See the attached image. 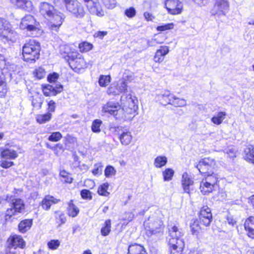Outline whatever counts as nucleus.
<instances>
[{
	"label": "nucleus",
	"instance_id": "obj_31",
	"mask_svg": "<svg viewBox=\"0 0 254 254\" xmlns=\"http://www.w3.org/2000/svg\"><path fill=\"white\" fill-rule=\"evenodd\" d=\"M130 76L123 77L119 80V83L117 84V90L120 93H125L127 91V84L130 82Z\"/></svg>",
	"mask_w": 254,
	"mask_h": 254
},
{
	"label": "nucleus",
	"instance_id": "obj_6",
	"mask_svg": "<svg viewBox=\"0 0 254 254\" xmlns=\"http://www.w3.org/2000/svg\"><path fill=\"white\" fill-rule=\"evenodd\" d=\"M156 100L158 104L163 106L171 105L178 108L183 107L187 105L186 99L176 96L169 90H164L161 93L157 94Z\"/></svg>",
	"mask_w": 254,
	"mask_h": 254
},
{
	"label": "nucleus",
	"instance_id": "obj_59",
	"mask_svg": "<svg viewBox=\"0 0 254 254\" xmlns=\"http://www.w3.org/2000/svg\"><path fill=\"white\" fill-rule=\"evenodd\" d=\"M59 77V75L57 72H53L49 74L47 76V80L50 83L55 82Z\"/></svg>",
	"mask_w": 254,
	"mask_h": 254
},
{
	"label": "nucleus",
	"instance_id": "obj_39",
	"mask_svg": "<svg viewBox=\"0 0 254 254\" xmlns=\"http://www.w3.org/2000/svg\"><path fill=\"white\" fill-rule=\"evenodd\" d=\"M227 114L225 112H218L217 114L214 116L211 119V121L216 125L221 124L223 120L225 119Z\"/></svg>",
	"mask_w": 254,
	"mask_h": 254
},
{
	"label": "nucleus",
	"instance_id": "obj_40",
	"mask_svg": "<svg viewBox=\"0 0 254 254\" xmlns=\"http://www.w3.org/2000/svg\"><path fill=\"white\" fill-rule=\"evenodd\" d=\"M168 162V159L165 156H158L154 161V165L156 168H161L165 166Z\"/></svg>",
	"mask_w": 254,
	"mask_h": 254
},
{
	"label": "nucleus",
	"instance_id": "obj_7",
	"mask_svg": "<svg viewBox=\"0 0 254 254\" xmlns=\"http://www.w3.org/2000/svg\"><path fill=\"white\" fill-rule=\"evenodd\" d=\"M220 178L218 174H211L203 177L199 185L201 193L204 195H207L215 191L219 188Z\"/></svg>",
	"mask_w": 254,
	"mask_h": 254
},
{
	"label": "nucleus",
	"instance_id": "obj_20",
	"mask_svg": "<svg viewBox=\"0 0 254 254\" xmlns=\"http://www.w3.org/2000/svg\"><path fill=\"white\" fill-rule=\"evenodd\" d=\"M115 131L118 132L119 139L123 145H129L132 140V136L130 131L127 129H123L122 127H115Z\"/></svg>",
	"mask_w": 254,
	"mask_h": 254
},
{
	"label": "nucleus",
	"instance_id": "obj_49",
	"mask_svg": "<svg viewBox=\"0 0 254 254\" xmlns=\"http://www.w3.org/2000/svg\"><path fill=\"white\" fill-rule=\"evenodd\" d=\"M103 165L102 163L99 162L94 164V168L92 170V173L96 176L100 175L102 174Z\"/></svg>",
	"mask_w": 254,
	"mask_h": 254
},
{
	"label": "nucleus",
	"instance_id": "obj_30",
	"mask_svg": "<svg viewBox=\"0 0 254 254\" xmlns=\"http://www.w3.org/2000/svg\"><path fill=\"white\" fill-rule=\"evenodd\" d=\"M243 159L249 163L254 164V145L250 144L244 150Z\"/></svg>",
	"mask_w": 254,
	"mask_h": 254
},
{
	"label": "nucleus",
	"instance_id": "obj_21",
	"mask_svg": "<svg viewBox=\"0 0 254 254\" xmlns=\"http://www.w3.org/2000/svg\"><path fill=\"white\" fill-rule=\"evenodd\" d=\"M61 202V199L55 197L50 194L45 195L39 202V206L44 211H49L54 204H58Z\"/></svg>",
	"mask_w": 254,
	"mask_h": 254
},
{
	"label": "nucleus",
	"instance_id": "obj_24",
	"mask_svg": "<svg viewBox=\"0 0 254 254\" xmlns=\"http://www.w3.org/2000/svg\"><path fill=\"white\" fill-rule=\"evenodd\" d=\"M10 2L17 8L30 11L33 8V4L30 0H10Z\"/></svg>",
	"mask_w": 254,
	"mask_h": 254
},
{
	"label": "nucleus",
	"instance_id": "obj_48",
	"mask_svg": "<svg viewBox=\"0 0 254 254\" xmlns=\"http://www.w3.org/2000/svg\"><path fill=\"white\" fill-rule=\"evenodd\" d=\"M116 170L114 167L111 165H108L106 167L104 170V174L106 178H110L116 174Z\"/></svg>",
	"mask_w": 254,
	"mask_h": 254
},
{
	"label": "nucleus",
	"instance_id": "obj_60",
	"mask_svg": "<svg viewBox=\"0 0 254 254\" xmlns=\"http://www.w3.org/2000/svg\"><path fill=\"white\" fill-rule=\"evenodd\" d=\"M116 90H117V85L116 86L111 85L108 88L107 94L110 95H116L117 93Z\"/></svg>",
	"mask_w": 254,
	"mask_h": 254
},
{
	"label": "nucleus",
	"instance_id": "obj_10",
	"mask_svg": "<svg viewBox=\"0 0 254 254\" xmlns=\"http://www.w3.org/2000/svg\"><path fill=\"white\" fill-rule=\"evenodd\" d=\"M195 167L203 177L211 174H218L214 172L216 168V161L211 157H204L200 159Z\"/></svg>",
	"mask_w": 254,
	"mask_h": 254
},
{
	"label": "nucleus",
	"instance_id": "obj_47",
	"mask_svg": "<svg viewBox=\"0 0 254 254\" xmlns=\"http://www.w3.org/2000/svg\"><path fill=\"white\" fill-rule=\"evenodd\" d=\"M76 141V137L67 134L64 136V144L65 147H69L71 144H74Z\"/></svg>",
	"mask_w": 254,
	"mask_h": 254
},
{
	"label": "nucleus",
	"instance_id": "obj_55",
	"mask_svg": "<svg viewBox=\"0 0 254 254\" xmlns=\"http://www.w3.org/2000/svg\"><path fill=\"white\" fill-rule=\"evenodd\" d=\"M56 102L53 100H50L47 102V112L51 114L54 113L56 111Z\"/></svg>",
	"mask_w": 254,
	"mask_h": 254
},
{
	"label": "nucleus",
	"instance_id": "obj_27",
	"mask_svg": "<svg viewBox=\"0 0 254 254\" xmlns=\"http://www.w3.org/2000/svg\"><path fill=\"white\" fill-rule=\"evenodd\" d=\"M33 223V219L28 218L24 219L21 220L17 226L18 231L22 233L25 234L31 228Z\"/></svg>",
	"mask_w": 254,
	"mask_h": 254
},
{
	"label": "nucleus",
	"instance_id": "obj_19",
	"mask_svg": "<svg viewBox=\"0 0 254 254\" xmlns=\"http://www.w3.org/2000/svg\"><path fill=\"white\" fill-rule=\"evenodd\" d=\"M229 8V4L227 0H215L210 12L212 15H225Z\"/></svg>",
	"mask_w": 254,
	"mask_h": 254
},
{
	"label": "nucleus",
	"instance_id": "obj_9",
	"mask_svg": "<svg viewBox=\"0 0 254 254\" xmlns=\"http://www.w3.org/2000/svg\"><path fill=\"white\" fill-rule=\"evenodd\" d=\"M121 121H127L131 120L137 114V100L131 97L127 99L123 106H121Z\"/></svg>",
	"mask_w": 254,
	"mask_h": 254
},
{
	"label": "nucleus",
	"instance_id": "obj_53",
	"mask_svg": "<svg viewBox=\"0 0 254 254\" xmlns=\"http://www.w3.org/2000/svg\"><path fill=\"white\" fill-rule=\"evenodd\" d=\"M46 146H47V147L52 150L54 152L55 154L56 155H58L59 150H62L63 151H64V148L63 147V146L61 143H57L54 146H52V147H50L49 145L48 144H46Z\"/></svg>",
	"mask_w": 254,
	"mask_h": 254
},
{
	"label": "nucleus",
	"instance_id": "obj_33",
	"mask_svg": "<svg viewBox=\"0 0 254 254\" xmlns=\"http://www.w3.org/2000/svg\"><path fill=\"white\" fill-rule=\"evenodd\" d=\"M54 213L55 220L58 226H61L65 223L66 217L63 212L60 210H56Z\"/></svg>",
	"mask_w": 254,
	"mask_h": 254
},
{
	"label": "nucleus",
	"instance_id": "obj_37",
	"mask_svg": "<svg viewBox=\"0 0 254 254\" xmlns=\"http://www.w3.org/2000/svg\"><path fill=\"white\" fill-rule=\"evenodd\" d=\"M52 118V114L50 112L39 114L36 116V121L39 124H44L49 122Z\"/></svg>",
	"mask_w": 254,
	"mask_h": 254
},
{
	"label": "nucleus",
	"instance_id": "obj_29",
	"mask_svg": "<svg viewBox=\"0 0 254 254\" xmlns=\"http://www.w3.org/2000/svg\"><path fill=\"white\" fill-rule=\"evenodd\" d=\"M181 183L184 192L190 193L191 190V187L193 185L194 182L187 173L183 175Z\"/></svg>",
	"mask_w": 254,
	"mask_h": 254
},
{
	"label": "nucleus",
	"instance_id": "obj_42",
	"mask_svg": "<svg viewBox=\"0 0 254 254\" xmlns=\"http://www.w3.org/2000/svg\"><path fill=\"white\" fill-rule=\"evenodd\" d=\"M109 184L107 183H103L98 187L97 193L99 195L108 196L110 192L108 191Z\"/></svg>",
	"mask_w": 254,
	"mask_h": 254
},
{
	"label": "nucleus",
	"instance_id": "obj_35",
	"mask_svg": "<svg viewBox=\"0 0 254 254\" xmlns=\"http://www.w3.org/2000/svg\"><path fill=\"white\" fill-rule=\"evenodd\" d=\"M164 226L163 225H157L146 230V234L148 236L162 235L164 232Z\"/></svg>",
	"mask_w": 254,
	"mask_h": 254
},
{
	"label": "nucleus",
	"instance_id": "obj_3",
	"mask_svg": "<svg viewBox=\"0 0 254 254\" xmlns=\"http://www.w3.org/2000/svg\"><path fill=\"white\" fill-rule=\"evenodd\" d=\"M22 190L14 188L12 194H7L5 200L9 203V207L7 208L4 213L3 219L5 223L12 222L14 217L19 214L24 213L26 209V204L23 199L18 197L19 192Z\"/></svg>",
	"mask_w": 254,
	"mask_h": 254
},
{
	"label": "nucleus",
	"instance_id": "obj_15",
	"mask_svg": "<svg viewBox=\"0 0 254 254\" xmlns=\"http://www.w3.org/2000/svg\"><path fill=\"white\" fill-rule=\"evenodd\" d=\"M164 6L168 13L173 15L180 14L184 7L183 3L179 0H166Z\"/></svg>",
	"mask_w": 254,
	"mask_h": 254
},
{
	"label": "nucleus",
	"instance_id": "obj_32",
	"mask_svg": "<svg viewBox=\"0 0 254 254\" xmlns=\"http://www.w3.org/2000/svg\"><path fill=\"white\" fill-rule=\"evenodd\" d=\"M93 48V45L86 41H81L78 45V49L81 54L88 53L92 50Z\"/></svg>",
	"mask_w": 254,
	"mask_h": 254
},
{
	"label": "nucleus",
	"instance_id": "obj_61",
	"mask_svg": "<svg viewBox=\"0 0 254 254\" xmlns=\"http://www.w3.org/2000/svg\"><path fill=\"white\" fill-rule=\"evenodd\" d=\"M7 92L6 85H4L0 89V98H4L6 96Z\"/></svg>",
	"mask_w": 254,
	"mask_h": 254
},
{
	"label": "nucleus",
	"instance_id": "obj_34",
	"mask_svg": "<svg viewBox=\"0 0 254 254\" xmlns=\"http://www.w3.org/2000/svg\"><path fill=\"white\" fill-rule=\"evenodd\" d=\"M59 177L61 181L64 184H70L73 181L71 174L65 170H62L60 171Z\"/></svg>",
	"mask_w": 254,
	"mask_h": 254
},
{
	"label": "nucleus",
	"instance_id": "obj_11",
	"mask_svg": "<svg viewBox=\"0 0 254 254\" xmlns=\"http://www.w3.org/2000/svg\"><path fill=\"white\" fill-rule=\"evenodd\" d=\"M18 156L17 152L9 148H2L0 152V166L3 169H8L14 165L12 161Z\"/></svg>",
	"mask_w": 254,
	"mask_h": 254
},
{
	"label": "nucleus",
	"instance_id": "obj_14",
	"mask_svg": "<svg viewBox=\"0 0 254 254\" xmlns=\"http://www.w3.org/2000/svg\"><path fill=\"white\" fill-rule=\"evenodd\" d=\"M6 246L14 250L25 249L26 247V242L22 236L12 234L7 238Z\"/></svg>",
	"mask_w": 254,
	"mask_h": 254
},
{
	"label": "nucleus",
	"instance_id": "obj_18",
	"mask_svg": "<svg viewBox=\"0 0 254 254\" xmlns=\"http://www.w3.org/2000/svg\"><path fill=\"white\" fill-rule=\"evenodd\" d=\"M168 246L170 254H183L185 244L183 239H169Z\"/></svg>",
	"mask_w": 254,
	"mask_h": 254
},
{
	"label": "nucleus",
	"instance_id": "obj_17",
	"mask_svg": "<svg viewBox=\"0 0 254 254\" xmlns=\"http://www.w3.org/2000/svg\"><path fill=\"white\" fill-rule=\"evenodd\" d=\"M83 2L91 14L99 17L104 15V11L98 0H83Z\"/></svg>",
	"mask_w": 254,
	"mask_h": 254
},
{
	"label": "nucleus",
	"instance_id": "obj_50",
	"mask_svg": "<svg viewBox=\"0 0 254 254\" xmlns=\"http://www.w3.org/2000/svg\"><path fill=\"white\" fill-rule=\"evenodd\" d=\"M174 27V24L173 23H169L161 25L158 26L156 27L157 31L159 32H163L166 30L173 29Z\"/></svg>",
	"mask_w": 254,
	"mask_h": 254
},
{
	"label": "nucleus",
	"instance_id": "obj_5",
	"mask_svg": "<svg viewBox=\"0 0 254 254\" xmlns=\"http://www.w3.org/2000/svg\"><path fill=\"white\" fill-rule=\"evenodd\" d=\"M40 43L34 39H29L22 46V59L25 62L34 63L40 58Z\"/></svg>",
	"mask_w": 254,
	"mask_h": 254
},
{
	"label": "nucleus",
	"instance_id": "obj_56",
	"mask_svg": "<svg viewBox=\"0 0 254 254\" xmlns=\"http://www.w3.org/2000/svg\"><path fill=\"white\" fill-rule=\"evenodd\" d=\"M81 197L84 199L91 200L92 198V195L91 191L87 189L82 190L80 191Z\"/></svg>",
	"mask_w": 254,
	"mask_h": 254
},
{
	"label": "nucleus",
	"instance_id": "obj_2",
	"mask_svg": "<svg viewBox=\"0 0 254 254\" xmlns=\"http://www.w3.org/2000/svg\"><path fill=\"white\" fill-rule=\"evenodd\" d=\"M39 12L48 21V26L51 31H58L64 23L65 16L58 10L51 3L43 1L40 3Z\"/></svg>",
	"mask_w": 254,
	"mask_h": 254
},
{
	"label": "nucleus",
	"instance_id": "obj_63",
	"mask_svg": "<svg viewBox=\"0 0 254 254\" xmlns=\"http://www.w3.org/2000/svg\"><path fill=\"white\" fill-rule=\"evenodd\" d=\"M143 16L145 17V19L148 21H152L153 19L154 18L153 15L151 13L148 12H145L143 14Z\"/></svg>",
	"mask_w": 254,
	"mask_h": 254
},
{
	"label": "nucleus",
	"instance_id": "obj_41",
	"mask_svg": "<svg viewBox=\"0 0 254 254\" xmlns=\"http://www.w3.org/2000/svg\"><path fill=\"white\" fill-rule=\"evenodd\" d=\"M175 172L171 168H166L162 171L163 180L165 182H168L172 180Z\"/></svg>",
	"mask_w": 254,
	"mask_h": 254
},
{
	"label": "nucleus",
	"instance_id": "obj_4",
	"mask_svg": "<svg viewBox=\"0 0 254 254\" xmlns=\"http://www.w3.org/2000/svg\"><path fill=\"white\" fill-rule=\"evenodd\" d=\"M213 221L211 209L207 204L201 206L197 212V218L190 224V229L193 235L198 236L202 232L203 227H209Z\"/></svg>",
	"mask_w": 254,
	"mask_h": 254
},
{
	"label": "nucleus",
	"instance_id": "obj_51",
	"mask_svg": "<svg viewBox=\"0 0 254 254\" xmlns=\"http://www.w3.org/2000/svg\"><path fill=\"white\" fill-rule=\"evenodd\" d=\"M124 14L128 18H132L136 15V11L134 7L130 6L125 10Z\"/></svg>",
	"mask_w": 254,
	"mask_h": 254
},
{
	"label": "nucleus",
	"instance_id": "obj_16",
	"mask_svg": "<svg viewBox=\"0 0 254 254\" xmlns=\"http://www.w3.org/2000/svg\"><path fill=\"white\" fill-rule=\"evenodd\" d=\"M37 23L36 19L33 15L26 14L21 19L19 28L26 31H34L37 29Z\"/></svg>",
	"mask_w": 254,
	"mask_h": 254
},
{
	"label": "nucleus",
	"instance_id": "obj_12",
	"mask_svg": "<svg viewBox=\"0 0 254 254\" xmlns=\"http://www.w3.org/2000/svg\"><path fill=\"white\" fill-rule=\"evenodd\" d=\"M63 3L68 12L77 18H82L86 11L83 4L77 0H63Z\"/></svg>",
	"mask_w": 254,
	"mask_h": 254
},
{
	"label": "nucleus",
	"instance_id": "obj_23",
	"mask_svg": "<svg viewBox=\"0 0 254 254\" xmlns=\"http://www.w3.org/2000/svg\"><path fill=\"white\" fill-rule=\"evenodd\" d=\"M170 48L167 46H161L157 49L153 57V62L156 64L162 63L165 57L169 53Z\"/></svg>",
	"mask_w": 254,
	"mask_h": 254
},
{
	"label": "nucleus",
	"instance_id": "obj_22",
	"mask_svg": "<svg viewBox=\"0 0 254 254\" xmlns=\"http://www.w3.org/2000/svg\"><path fill=\"white\" fill-rule=\"evenodd\" d=\"M41 89L45 96H55L63 91V86L62 85H60L56 87H54L49 84H43L42 85Z\"/></svg>",
	"mask_w": 254,
	"mask_h": 254
},
{
	"label": "nucleus",
	"instance_id": "obj_52",
	"mask_svg": "<svg viewBox=\"0 0 254 254\" xmlns=\"http://www.w3.org/2000/svg\"><path fill=\"white\" fill-rule=\"evenodd\" d=\"M60 245V242L58 240H51L47 243L48 248L52 250L57 249Z\"/></svg>",
	"mask_w": 254,
	"mask_h": 254
},
{
	"label": "nucleus",
	"instance_id": "obj_54",
	"mask_svg": "<svg viewBox=\"0 0 254 254\" xmlns=\"http://www.w3.org/2000/svg\"><path fill=\"white\" fill-rule=\"evenodd\" d=\"M31 104L33 107L41 108L42 105V102L39 97H32Z\"/></svg>",
	"mask_w": 254,
	"mask_h": 254
},
{
	"label": "nucleus",
	"instance_id": "obj_28",
	"mask_svg": "<svg viewBox=\"0 0 254 254\" xmlns=\"http://www.w3.org/2000/svg\"><path fill=\"white\" fill-rule=\"evenodd\" d=\"M66 211L67 215L69 217L75 218L78 215L80 209L74 203L73 199H70L67 203Z\"/></svg>",
	"mask_w": 254,
	"mask_h": 254
},
{
	"label": "nucleus",
	"instance_id": "obj_64",
	"mask_svg": "<svg viewBox=\"0 0 254 254\" xmlns=\"http://www.w3.org/2000/svg\"><path fill=\"white\" fill-rule=\"evenodd\" d=\"M227 221L229 224L234 226L236 224V221L232 218H228Z\"/></svg>",
	"mask_w": 254,
	"mask_h": 254
},
{
	"label": "nucleus",
	"instance_id": "obj_45",
	"mask_svg": "<svg viewBox=\"0 0 254 254\" xmlns=\"http://www.w3.org/2000/svg\"><path fill=\"white\" fill-rule=\"evenodd\" d=\"M46 73L45 69L42 67H38L34 70L33 74L37 79H41L45 76Z\"/></svg>",
	"mask_w": 254,
	"mask_h": 254
},
{
	"label": "nucleus",
	"instance_id": "obj_57",
	"mask_svg": "<svg viewBox=\"0 0 254 254\" xmlns=\"http://www.w3.org/2000/svg\"><path fill=\"white\" fill-rule=\"evenodd\" d=\"M0 254H20V253L18 250H14L5 246L3 251L1 252Z\"/></svg>",
	"mask_w": 254,
	"mask_h": 254
},
{
	"label": "nucleus",
	"instance_id": "obj_46",
	"mask_svg": "<svg viewBox=\"0 0 254 254\" xmlns=\"http://www.w3.org/2000/svg\"><path fill=\"white\" fill-rule=\"evenodd\" d=\"M62 138L63 135L60 131H55L51 133L48 140L51 142H57L61 140Z\"/></svg>",
	"mask_w": 254,
	"mask_h": 254
},
{
	"label": "nucleus",
	"instance_id": "obj_43",
	"mask_svg": "<svg viewBox=\"0 0 254 254\" xmlns=\"http://www.w3.org/2000/svg\"><path fill=\"white\" fill-rule=\"evenodd\" d=\"M111 77L110 75H101L98 79L99 85L101 87H105L111 82Z\"/></svg>",
	"mask_w": 254,
	"mask_h": 254
},
{
	"label": "nucleus",
	"instance_id": "obj_26",
	"mask_svg": "<svg viewBox=\"0 0 254 254\" xmlns=\"http://www.w3.org/2000/svg\"><path fill=\"white\" fill-rule=\"evenodd\" d=\"M127 254H148V253L143 245L133 243L128 245Z\"/></svg>",
	"mask_w": 254,
	"mask_h": 254
},
{
	"label": "nucleus",
	"instance_id": "obj_62",
	"mask_svg": "<svg viewBox=\"0 0 254 254\" xmlns=\"http://www.w3.org/2000/svg\"><path fill=\"white\" fill-rule=\"evenodd\" d=\"M107 34V31H98L95 33L94 37L99 38V39H103V37Z\"/></svg>",
	"mask_w": 254,
	"mask_h": 254
},
{
	"label": "nucleus",
	"instance_id": "obj_8",
	"mask_svg": "<svg viewBox=\"0 0 254 254\" xmlns=\"http://www.w3.org/2000/svg\"><path fill=\"white\" fill-rule=\"evenodd\" d=\"M16 32L10 22L6 18L0 17V40L4 43H13L16 41Z\"/></svg>",
	"mask_w": 254,
	"mask_h": 254
},
{
	"label": "nucleus",
	"instance_id": "obj_58",
	"mask_svg": "<svg viewBox=\"0 0 254 254\" xmlns=\"http://www.w3.org/2000/svg\"><path fill=\"white\" fill-rule=\"evenodd\" d=\"M102 1L105 6L109 9L114 8L116 6V0H102Z\"/></svg>",
	"mask_w": 254,
	"mask_h": 254
},
{
	"label": "nucleus",
	"instance_id": "obj_38",
	"mask_svg": "<svg viewBox=\"0 0 254 254\" xmlns=\"http://www.w3.org/2000/svg\"><path fill=\"white\" fill-rule=\"evenodd\" d=\"M112 222L111 220H106L101 228V234L102 236H108L111 232Z\"/></svg>",
	"mask_w": 254,
	"mask_h": 254
},
{
	"label": "nucleus",
	"instance_id": "obj_36",
	"mask_svg": "<svg viewBox=\"0 0 254 254\" xmlns=\"http://www.w3.org/2000/svg\"><path fill=\"white\" fill-rule=\"evenodd\" d=\"M168 232L170 239H182V237L184 235V233L176 225L169 229Z\"/></svg>",
	"mask_w": 254,
	"mask_h": 254
},
{
	"label": "nucleus",
	"instance_id": "obj_1",
	"mask_svg": "<svg viewBox=\"0 0 254 254\" xmlns=\"http://www.w3.org/2000/svg\"><path fill=\"white\" fill-rule=\"evenodd\" d=\"M59 54L61 58L68 64L74 72H79L88 67V63L83 55L73 49L70 45L65 44L60 46Z\"/></svg>",
	"mask_w": 254,
	"mask_h": 254
},
{
	"label": "nucleus",
	"instance_id": "obj_25",
	"mask_svg": "<svg viewBox=\"0 0 254 254\" xmlns=\"http://www.w3.org/2000/svg\"><path fill=\"white\" fill-rule=\"evenodd\" d=\"M244 227L248 237L254 239V216H250L245 219Z\"/></svg>",
	"mask_w": 254,
	"mask_h": 254
},
{
	"label": "nucleus",
	"instance_id": "obj_44",
	"mask_svg": "<svg viewBox=\"0 0 254 254\" xmlns=\"http://www.w3.org/2000/svg\"><path fill=\"white\" fill-rule=\"evenodd\" d=\"M102 124V122L100 119L93 120L91 127V130L94 133H99L101 131L100 127Z\"/></svg>",
	"mask_w": 254,
	"mask_h": 254
},
{
	"label": "nucleus",
	"instance_id": "obj_13",
	"mask_svg": "<svg viewBox=\"0 0 254 254\" xmlns=\"http://www.w3.org/2000/svg\"><path fill=\"white\" fill-rule=\"evenodd\" d=\"M102 112L105 114L113 116L116 120L121 121V104L119 102L108 101L102 108Z\"/></svg>",
	"mask_w": 254,
	"mask_h": 254
}]
</instances>
